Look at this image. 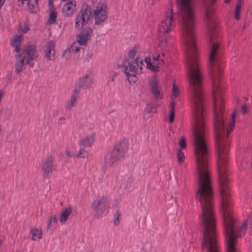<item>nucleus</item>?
Listing matches in <instances>:
<instances>
[{"instance_id": "1", "label": "nucleus", "mask_w": 252, "mask_h": 252, "mask_svg": "<svg viewBox=\"0 0 252 252\" xmlns=\"http://www.w3.org/2000/svg\"><path fill=\"white\" fill-rule=\"evenodd\" d=\"M205 21L211 46L209 62L213 82L214 130L218 150V165L220 192L221 196V210L222 212H233L228 186V176L229 173L228 169L227 154L229 141L227 140V136L235 126L237 110H234L232 113L231 122L229 124V127L225 131L224 123L225 118L223 110L224 102L219 88L220 80L222 77L223 65L217 55L220 48V43L216 40L217 35L214 31L215 24L213 14H205Z\"/></svg>"}, {"instance_id": "2", "label": "nucleus", "mask_w": 252, "mask_h": 252, "mask_svg": "<svg viewBox=\"0 0 252 252\" xmlns=\"http://www.w3.org/2000/svg\"><path fill=\"white\" fill-rule=\"evenodd\" d=\"M184 32L188 76L191 93H204L202 75L197 56V50L193 31L194 16L191 0H177Z\"/></svg>"}, {"instance_id": "3", "label": "nucleus", "mask_w": 252, "mask_h": 252, "mask_svg": "<svg viewBox=\"0 0 252 252\" xmlns=\"http://www.w3.org/2000/svg\"><path fill=\"white\" fill-rule=\"evenodd\" d=\"M21 40V36L17 35L11 42V46L15 47V51L17 53L15 55L16 61L25 65L27 64L32 66L34 64L33 61L37 57L35 50L32 46H28L21 53H20Z\"/></svg>"}, {"instance_id": "4", "label": "nucleus", "mask_w": 252, "mask_h": 252, "mask_svg": "<svg viewBox=\"0 0 252 252\" xmlns=\"http://www.w3.org/2000/svg\"><path fill=\"white\" fill-rule=\"evenodd\" d=\"M128 150L127 141L123 140L114 146L112 151L104 157V163L106 166H112L120 158L125 156Z\"/></svg>"}, {"instance_id": "5", "label": "nucleus", "mask_w": 252, "mask_h": 252, "mask_svg": "<svg viewBox=\"0 0 252 252\" xmlns=\"http://www.w3.org/2000/svg\"><path fill=\"white\" fill-rule=\"evenodd\" d=\"M92 15L91 8L88 5H83L76 18L75 28L80 30L90 20Z\"/></svg>"}, {"instance_id": "6", "label": "nucleus", "mask_w": 252, "mask_h": 252, "mask_svg": "<svg viewBox=\"0 0 252 252\" xmlns=\"http://www.w3.org/2000/svg\"><path fill=\"white\" fill-rule=\"evenodd\" d=\"M91 208L94 212L95 215L97 217L101 216L106 208H109L108 201L106 197L102 196L93 201Z\"/></svg>"}, {"instance_id": "7", "label": "nucleus", "mask_w": 252, "mask_h": 252, "mask_svg": "<svg viewBox=\"0 0 252 252\" xmlns=\"http://www.w3.org/2000/svg\"><path fill=\"white\" fill-rule=\"evenodd\" d=\"M106 5L104 3L97 4L96 8L93 11V17L95 20V24L99 25L107 18Z\"/></svg>"}, {"instance_id": "8", "label": "nucleus", "mask_w": 252, "mask_h": 252, "mask_svg": "<svg viewBox=\"0 0 252 252\" xmlns=\"http://www.w3.org/2000/svg\"><path fill=\"white\" fill-rule=\"evenodd\" d=\"M173 13L172 8H168L166 11L165 18L161 22L159 30L163 33H168L174 27L173 24Z\"/></svg>"}, {"instance_id": "9", "label": "nucleus", "mask_w": 252, "mask_h": 252, "mask_svg": "<svg viewBox=\"0 0 252 252\" xmlns=\"http://www.w3.org/2000/svg\"><path fill=\"white\" fill-rule=\"evenodd\" d=\"M120 67L125 72L129 81H131L130 80L131 76H133L135 78V75L137 73V69H136V65L134 64L133 61L125 60Z\"/></svg>"}, {"instance_id": "10", "label": "nucleus", "mask_w": 252, "mask_h": 252, "mask_svg": "<svg viewBox=\"0 0 252 252\" xmlns=\"http://www.w3.org/2000/svg\"><path fill=\"white\" fill-rule=\"evenodd\" d=\"M93 83V77L90 73H87L80 78L79 83V89H88Z\"/></svg>"}, {"instance_id": "11", "label": "nucleus", "mask_w": 252, "mask_h": 252, "mask_svg": "<svg viewBox=\"0 0 252 252\" xmlns=\"http://www.w3.org/2000/svg\"><path fill=\"white\" fill-rule=\"evenodd\" d=\"M53 166L52 158L50 156L47 157L42 165V170L43 175L44 176H47L52 172V167Z\"/></svg>"}, {"instance_id": "12", "label": "nucleus", "mask_w": 252, "mask_h": 252, "mask_svg": "<svg viewBox=\"0 0 252 252\" xmlns=\"http://www.w3.org/2000/svg\"><path fill=\"white\" fill-rule=\"evenodd\" d=\"M54 42L50 41L47 44L45 50V56L49 60H53L54 59Z\"/></svg>"}, {"instance_id": "13", "label": "nucleus", "mask_w": 252, "mask_h": 252, "mask_svg": "<svg viewBox=\"0 0 252 252\" xmlns=\"http://www.w3.org/2000/svg\"><path fill=\"white\" fill-rule=\"evenodd\" d=\"M75 2L71 1L65 4L63 8V11L65 16L72 15L75 10Z\"/></svg>"}, {"instance_id": "14", "label": "nucleus", "mask_w": 252, "mask_h": 252, "mask_svg": "<svg viewBox=\"0 0 252 252\" xmlns=\"http://www.w3.org/2000/svg\"><path fill=\"white\" fill-rule=\"evenodd\" d=\"M79 92V89L76 88L74 89L70 97V103L68 104L66 106L67 109L71 110V108L76 104Z\"/></svg>"}, {"instance_id": "15", "label": "nucleus", "mask_w": 252, "mask_h": 252, "mask_svg": "<svg viewBox=\"0 0 252 252\" xmlns=\"http://www.w3.org/2000/svg\"><path fill=\"white\" fill-rule=\"evenodd\" d=\"M94 141V136L93 135L87 136L80 142V146L83 148H87L91 146Z\"/></svg>"}, {"instance_id": "16", "label": "nucleus", "mask_w": 252, "mask_h": 252, "mask_svg": "<svg viewBox=\"0 0 252 252\" xmlns=\"http://www.w3.org/2000/svg\"><path fill=\"white\" fill-rule=\"evenodd\" d=\"M71 212L72 208L70 206L65 208L61 214L60 221L62 223L66 221L68 216L71 214Z\"/></svg>"}, {"instance_id": "17", "label": "nucleus", "mask_w": 252, "mask_h": 252, "mask_svg": "<svg viewBox=\"0 0 252 252\" xmlns=\"http://www.w3.org/2000/svg\"><path fill=\"white\" fill-rule=\"evenodd\" d=\"M151 88L153 94L154 95L156 99H161V95L160 94L158 84L156 82L153 81L151 83Z\"/></svg>"}, {"instance_id": "18", "label": "nucleus", "mask_w": 252, "mask_h": 252, "mask_svg": "<svg viewBox=\"0 0 252 252\" xmlns=\"http://www.w3.org/2000/svg\"><path fill=\"white\" fill-rule=\"evenodd\" d=\"M30 234L32 235V239L36 241L42 237V231L40 229L36 228H32L30 230Z\"/></svg>"}, {"instance_id": "19", "label": "nucleus", "mask_w": 252, "mask_h": 252, "mask_svg": "<svg viewBox=\"0 0 252 252\" xmlns=\"http://www.w3.org/2000/svg\"><path fill=\"white\" fill-rule=\"evenodd\" d=\"M145 62L147 64V67L153 72H158L159 70V66L156 64H154V62L153 63H151V59L150 57H146L145 59Z\"/></svg>"}, {"instance_id": "20", "label": "nucleus", "mask_w": 252, "mask_h": 252, "mask_svg": "<svg viewBox=\"0 0 252 252\" xmlns=\"http://www.w3.org/2000/svg\"><path fill=\"white\" fill-rule=\"evenodd\" d=\"M88 40L89 39L82 32H80L77 36V41L81 45H86Z\"/></svg>"}, {"instance_id": "21", "label": "nucleus", "mask_w": 252, "mask_h": 252, "mask_svg": "<svg viewBox=\"0 0 252 252\" xmlns=\"http://www.w3.org/2000/svg\"><path fill=\"white\" fill-rule=\"evenodd\" d=\"M37 0H29L28 2V7L30 11L31 12H35L37 10Z\"/></svg>"}, {"instance_id": "22", "label": "nucleus", "mask_w": 252, "mask_h": 252, "mask_svg": "<svg viewBox=\"0 0 252 252\" xmlns=\"http://www.w3.org/2000/svg\"><path fill=\"white\" fill-rule=\"evenodd\" d=\"M57 224V218L56 216L52 217L49 219L48 223L47 225V229H54Z\"/></svg>"}, {"instance_id": "23", "label": "nucleus", "mask_w": 252, "mask_h": 252, "mask_svg": "<svg viewBox=\"0 0 252 252\" xmlns=\"http://www.w3.org/2000/svg\"><path fill=\"white\" fill-rule=\"evenodd\" d=\"M134 64L136 65V69H137V72L141 71L142 69V66L144 64L142 60H140L138 58H136L135 60H133Z\"/></svg>"}, {"instance_id": "24", "label": "nucleus", "mask_w": 252, "mask_h": 252, "mask_svg": "<svg viewBox=\"0 0 252 252\" xmlns=\"http://www.w3.org/2000/svg\"><path fill=\"white\" fill-rule=\"evenodd\" d=\"M82 32L86 36H87L89 40L92 35L93 30L90 27H87L85 28Z\"/></svg>"}, {"instance_id": "25", "label": "nucleus", "mask_w": 252, "mask_h": 252, "mask_svg": "<svg viewBox=\"0 0 252 252\" xmlns=\"http://www.w3.org/2000/svg\"><path fill=\"white\" fill-rule=\"evenodd\" d=\"M56 13L53 10H51L49 14V22L50 24L54 23L56 21Z\"/></svg>"}, {"instance_id": "26", "label": "nucleus", "mask_w": 252, "mask_h": 252, "mask_svg": "<svg viewBox=\"0 0 252 252\" xmlns=\"http://www.w3.org/2000/svg\"><path fill=\"white\" fill-rule=\"evenodd\" d=\"M68 51L70 52L77 53L80 51V48L77 45V43H74L70 47L68 48Z\"/></svg>"}, {"instance_id": "27", "label": "nucleus", "mask_w": 252, "mask_h": 252, "mask_svg": "<svg viewBox=\"0 0 252 252\" xmlns=\"http://www.w3.org/2000/svg\"><path fill=\"white\" fill-rule=\"evenodd\" d=\"M15 66L16 72L17 73H19L23 71L25 64L16 61Z\"/></svg>"}, {"instance_id": "28", "label": "nucleus", "mask_w": 252, "mask_h": 252, "mask_svg": "<svg viewBox=\"0 0 252 252\" xmlns=\"http://www.w3.org/2000/svg\"><path fill=\"white\" fill-rule=\"evenodd\" d=\"M154 60V64H156L158 66V64H160L161 63H163L164 61L163 59L160 56V55H158L156 57H154L153 58Z\"/></svg>"}, {"instance_id": "29", "label": "nucleus", "mask_w": 252, "mask_h": 252, "mask_svg": "<svg viewBox=\"0 0 252 252\" xmlns=\"http://www.w3.org/2000/svg\"><path fill=\"white\" fill-rule=\"evenodd\" d=\"M179 93H180V92H179V90L177 86H176L175 83H173L172 93V95L174 97H177L179 96Z\"/></svg>"}, {"instance_id": "30", "label": "nucleus", "mask_w": 252, "mask_h": 252, "mask_svg": "<svg viewBox=\"0 0 252 252\" xmlns=\"http://www.w3.org/2000/svg\"><path fill=\"white\" fill-rule=\"evenodd\" d=\"M185 157L184 154L181 149H178L177 151L178 160L179 163L183 162V159Z\"/></svg>"}, {"instance_id": "31", "label": "nucleus", "mask_w": 252, "mask_h": 252, "mask_svg": "<svg viewBox=\"0 0 252 252\" xmlns=\"http://www.w3.org/2000/svg\"><path fill=\"white\" fill-rule=\"evenodd\" d=\"M88 155V154L87 151L82 148H81L78 154L77 155V156L79 158H85L87 157Z\"/></svg>"}, {"instance_id": "32", "label": "nucleus", "mask_w": 252, "mask_h": 252, "mask_svg": "<svg viewBox=\"0 0 252 252\" xmlns=\"http://www.w3.org/2000/svg\"><path fill=\"white\" fill-rule=\"evenodd\" d=\"M179 146L182 149H185L186 146V138L184 137H182L181 138L180 142H179Z\"/></svg>"}, {"instance_id": "33", "label": "nucleus", "mask_w": 252, "mask_h": 252, "mask_svg": "<svg viewBox=\"0 0 252 252\" xmlns=\"http://www.w3.org/2000/svg\"><path fill=\"white\" fill-rule=\"evenodd\" d=\"M240 5H236V10H235V18L237 20H239L240 19Z\"/></svg>"}, {"instance_id": "34", "label": "nucleus", "mask_w": 252, "mask_h": 252, "mask_svg": "<svg viewBox=\"0 0 252 252\" xmlns=\"http://www.w3.org/2000/svg\"><path fill=\"white\" fill-rule=\"evenodd\" d=\"M137 50L136 47H133L130 50L128 53L129 57L131 59H133L136 53Z\"/></svg>"}, {"instance_id": "35", "label": "nucleus", "mask_w": 252, "mask_h": 252, "mask_svg": "<svg viewBox=\"0 0 252 252\" xmlns=\"http://www.w3.org/2000/svg\"><path fill=\"white\" fill-rule=\"evenodd\" d=\"M72 52H70L68 51V48L64 51L63 54V57L66 59H68L70 56L72 55Z\"/></svg>"}, {"instance_id": "36", "label": "nucleus", "mask_w": 252, "mask_h": 252, "mask_svg": "<svg viewBox=\"0 0 252 252\" xmlns=\"http://www.w3.org/2000/svg\"><path fill=\"white\" fill-rule=\"evenodd\" d=\"M120 214L117 212V214L114 215V224L115 225H118L120 222L119 216Z\"/></svg>"}, {"instance_id": "37", "label": "nucleus", "mask_w": 252, "mask_h": 252, "mask_svg": "<svg viewBox=\"0 0 252 252\" xmlns=\"http://www.w3.org/2000/svg\"><path fill=\"white\" fill-rule=\"evenodd\" d=\"M174 116H175L174 111H170V113L169 118V123H172L174 121V119H175Z\"/></svg>"}, {"instance_id": "38", "label": "nucleus", "mask_w": 252, "mask_h": 252, "mask_svg": "<svg viewBox=\"0 0 252 252\" xmlns=\"http://www.w3.org/2000/svg\"><path fill=\"white\" fill-rule=\"evenodd\" d=\"M248 109V107L247 105L246 104H244L242 107V109H241L242 113L243 114H245L247 112Z\"/></svg>"}, {"instance_id": "39", "label": "nucleus", "mask_w": 252, "mask_h": 252, "mask_svg": "<svg viewBox=\"0 0 252 252\" xmlns=\"http://www.w3.org/2000/svg\"><path fill=\"white\" fill-rule=\"evenodd\" d=\"M29 30V27L27 25H25L22 30L23 33H26Z\"/></svg>"}, {"instance_id": "40", "label": "nucleus", "mask_w": 252, "mask_h": 252, "mask_svg": "<svg viewBox=\"0 0 252 252\" xmlns=\"http://www.w3.org/2000/svg\"><path fill=\"white\" fill-rule=\"evenodd\" d=\"M170 107H171V111H175L174 107H175V103L174 102H172L170 103Z\"/></svg>"}, {"instance_id": "41", "label": "nucleus", "mask_w": 252, "mask_h": 252, "mask_svg": "<svg viewBox=\"0 0 252 252\" xmlns=\"http://www.w3.org/2000/svg\"><path fill=\"white\" fill-rule=\"evenodd\" d=\"M152 106L150 108L149 106L148 105V107L145 108V111L147 112L150 113L152 111Z\"/></svg>"}, {"instance_id": "42", "label": "nucleus", "mask_w": 252, "mask_h": 252, "mask_svg": "<svg viewBox=\"0 0 252 252\" xmlns=\"http://www.w3.org/2000/svg\"><path fill=\"white\" fill-rule=\"evenodd\" d=\"M117 74L116 73H115L112 75L111 80L112 81H113L114 80L115 78L117 77Z\"/></svg>"}, {"instance_id": "43", "label": "nucleus", "mask_w": 252, "mask_h": 252, "mask_svg": "<svg viewBox=\"0 0 252 252\" xmlns=\"http://www.w3.org/2000/svg\"><path fill=\"white\" fill-rule=\"evenodd\" d=\"M48 4H49V5L51 8H52V7H53V2H52V0H49Z\"/></svg>"}, {"instance_id": "44", "label": "nucleus", "mask_w": 252, "mask_h": 252, "mask_svg": "<svg viewBox=\"0 0 252 252\" xmlns=\"http://www.w3.org/2000/svg\"><path fill=\"white\" fill-rule=\"evenodd\" d=\"M5 0H0V7L3 5Z\"/></svg>"}, {"instance_id": "45", "label": "nucleus", "mask_w": 252, "mask_h": 252, "mask_svg": "<svg viewBox=\"0 0 252 252\" xmlns=\"http://www.w3.org/2000/svg\"><path fill=\"white\" fill-rule=\"evenodd\" d=\"M132 77V78H131V81L133 82H135L136 80V77H135V78L133 76H131Z\"/></svg>"}, {"instance_id": "46", "label": "nucleus", "mask_w": 252, "mask_h": 252, "mask_svg": "<svg viewBox=\"0 0 252 252\" xmlns=\"http://www.w3.org/2000/svg\"><path fill=\"white\" fill-rule=\"evenodd\" d=\"M65 152H66V155L68 157H70L71 156V154L70 153V152L68 151H66Z\"/></svg>"}, {"instance_id": "47", "label": "nucleus", "mask_w": 252, "mask_h": 252, "mask_svg": "<svg viewBox=\"0 0 252 252\" xmlns=\"http://www.w3.org/2000/svg\"><path fill=\"white\" fill-rule=\"evenodd\" d=\"M243 0H239V1L238 2V3H237V5H240V8H241V2L242 1H243Z\"/></svg>"}, {"instance_id": "48", "label": "nucleus", "mask_w": 252, "mask_h": 252, "mask_svg": "<svg viewBox=\"0 0 252 252\" xmlns=\"http://www.w3.org/2000/svg\"><path fill=\"white\" fill-rule=\"evenodd\" d=\"M64 120H65V119L64 117H61L60 118L59 121L62 122V121H63Z\"/></svg>"}, {"instance_id": "49", "label": "nucleus", "mask_w": 252, "mask_h": 252, "mask_svg": "<svg viewBox=\"0 0 252 252\" xmlns=\"http://www.w3.org/2000/svg\"><path fill=\"white\" fill-rule=\"evenodd\" d=\"M88 56L90 58H92V56H93V53H91V54H88Z\"/></svg>"}, {"instance_id": "50", "label": "nucleus", "mask_w": 252, "mask_h": 252, "mask_svg": "<svg viewBox=\"0 0 252 252\" xmlns=\"http://www.w3.org/2000/svg\"><path fill=\"white\" fill-rule=\"evenodd\" d=\"M231 0H225V2L227 3H229L231 1Z\"/></svg>"}, {"instance_id": "51", "label": "nucleus", "mask_w": 252, "mask_h": 252, "mask_svg": "<svg viewBox=\"0 0 252 252\" xmlns=\"http://www.w3.org/2000/svg\"><path fill=\"white\" fill-rule=\"evenodd\" d=\"M216 0H213L211 1V4H213L215 2H216Z\"/></svg>"}, {"instance_id": "52", "label": "nucleus", "mask_w": 252, "mask_h": 252, "mask_svg": "<svg viewBox=\"0 0 252 252\" xmlns=\"http://www.w3.org/2000/svg\"><path fill=\"white\" fill-rule=\"evenodd\" d=\"M247 27V25L246 23L244 24L243 29H244Z\"/></svg>"}, {"instance_id": "53", "label": "nucleus", "mask_w": 252, "mask_h": 252, "mask_svg": "<svg viewBox=\"0 0 252 252\" xmlns=\"http://www.w3.org/2000/svg\"><path fill=\"white\" fill-rule=\"evenodd\" d=\"M2 242V240H0V246L1 245Z\"/></svg>"}, {"instance_id": "54", "label": "nucleus", "mask_w": 252, "mask_h": 252, "mask_svg": "<svg viewBox=\"0 0 252 252\" xmlns=\"http://www.w3.org/2000/svg\"><path fill=\"white\" fill-rule=\"evenodd\" d=\"M162 57H164V53H162Z\"/></svg>"}, {"instance_id": "55", "label": "nucleus", "mask_w": 252, "mask_h": 252, "mask_svg": "<svg viewBox=\"0 0 252 252\" xmlns=\"http://www.w3.org/2000/svg\"><path fill=\"white\" fill-rule=\"evenodd\" d=\"M16 252H20L17 251Z\"/></svg>"}]
</instances>
